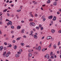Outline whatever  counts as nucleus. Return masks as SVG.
Here are the masks:
<instances>
[{"label":"nucleus","instance_id":"obj_10","mask_svg":"<svg viewBox=\"0 0 61 61\" xmlns=\"http://www.w3.org/2000/svg\"><path fill=\"white\" fill-rule=\"evenodd\" d=\"M48 18L50 19H52L53 18V16H49L48 17Z\"/></svg>","mask_w":61,"mask_h":61},{"label":"nucleus","instance_id":"obj_56","mask_svg":"<svg viewBox=\"0 0 61 61\" xmlns=\"http://www.w3.org/2000/svg\"><path fill=\"white\" fill-rule=\"evenodd\" d=\"M0 35H2V32H1V31L0 30Z\"/></svg>","mask_w":61,"mask_h":61},{"label":"nucleus","instance_id":"obj_64","mask_svg":"<svg viewBox=\"0 0 61 61\" xmlns=\"http://www.w3.org/2000/svg\"><path fill=\"white\" fill-rule=\"evenodd\" d=\"M9 2V0H8L6 1V3H8Z\"/></svg>","mask_w":61,"mask_h":61},{"label":"nucleus","instance_id":"obj_16","mask_svg":"<svg viewBox=\"0 0 61 61\" xmlns=\"http://www.w3.org/2000/svg\"><path fill=\"white\" fill-rule=\"evenodd\" d=\"M19 55L18 54H17L15 55V56L16 57H19Z\"/></svg>","mask_w":61,"mask_h":61},{"label":"nucleus","instance_id":"obj_29","mask_svg":"<svg viewBox=\"0 0 61 61\" xmlns=\"http://www.w3.org/2000/svg\"><path fill=\"white\" fill-rule=\"evenodd\" d=\"M20 37H18L16 39V40H20Z\"/></svg>","mask_w":61,"mask_h":61},{"label":"nucleus","instance_id":"obj_11","mask_svg":"<svg viewBox=\"0 0 61 61\" xmlns=\"http://www.w3.org/2000/svg\"><path fill=\"white\" fill-rule=\"evenodd\" d=\"M25 31V30L24 29H22L21 31V33H24V32Z\"/></svg>","mask_w":61,"mask_h":61},{"label":"nucleus","instance_id":"obj_30","mask_svg":"<svg viewBox=\"0 0 61 61\" xmlns=\"http://www.w3.org/2000/svg\"><path fill=\"white\" fill-rule=\"evenodd\" d=\"M7 11V9H5L3 10V12H6Z\"/></svg>","mask_w":61,"mask_h":61},{"label":"nucleus","instance_id":"obj_38","mask_svg":"<svg viewBox=\"0 0 61 61\" xmlns=\"http://www.w3.org/2000/svg\"><path fill=\"white\" fill-rule=\"evenodd\" d=\"M53 54V52H51L50 54V56H52V55Z\"/></svg>","mask_w":61,"mask_h":61},{"label":"nucleus","instance_id":"obj_49","mask_svg":"<svg viewBox=\"0 0 61 61\" xmlns=\"http://www.w3.org/2000/svg\"><path fill=\"white\" fill-rule=\"evenodd\" d=\"M10 47H11V46H12V45L11 44L9 46Z\"/></svg>","mask_w":61,"mask_h":61},{"label":"nucleus","instance_id":"obj_47","mask_svg":"<svg viewBox=\"0 0 61 61\" xmlns=\"http://www.w3.org/2000/svg\"><path fill=\"white\" fill-rule=\"evenodd\" d=\"M59 10L60 12H61V9H59Z\"/></svg>","mask_w":61,"mask_h":61},{"label":"nucleus","instance_id":"obj_18","mask_svg":"<svg viewBox=\"0 0 61 61\" xmlns=\"http://www.w3.org/2000/svg\"><path fill=\"white\" fill-rule=\"evenodd\" d=\"M45 18V16L43 15L41 17V19H43Z\"/></svg>","mask_w":61,"mask_h":61},{"label":"nucleus","instance_id":"obj_52","mask_svg":"<svg viewBox=\"0 0 61 61\" xmlns=\"http://www.w3.org/2000/svg\"><path fill=\"white\" fill-rule=\"evenodd\" d=\"M11 33L12 34H13V33H14V31H12L11 32Z\"/></svg>","mask_w":61,"mask_h":61},{"label":"nucleus","instance_id":"obj_32","mask_svg":"<svg viewBox=\"0 0 61 61\" xmlns=\"http://www.w3.org/2000/svg\"><path fill=\"white\" fill-rule=\"evenodd\" d=\"M17 54L20 55V54H21V52H20L18 51L17 52Z\"/></svg>","mask_w":61,"mask_h":61},{"label":"nucleus","instance_id":"obj_41","mask_svg":"<svg viewBox=\"0 0 61 61\" xmlns=\"http://www.w3.org/2000/svg\"><path fill=\"white\" fill-rule=\"evenodd\" d=\"M45 50V49H44L42 50V51H43V52H44Z\"/></svg>","mask_w":61,"mask_h":61},{"label":"nucleus","instance_id":"obj_44","mask_svg":"<svg viewBox=\"0 0 61 61\" xmlns=\"http://www.w3.org/2000/svg\"><path fill=\"white\" fill-rule=\"evenodd\" d=\"M6 21H9V20L8 19H6L5 20Z\"/></svg>","mask_w":61,"mask_h":61},{"label":"nucleus","instance_id":"obj_8","mask_svg":"<svg viewBox=\"0 0 61 61\" xmlns=\"http://www.w3.org/2000/svg\"><path fill=\"white\" fill-rule=\"evenodd\" d=\"M46 58L47 59H48L49 58V55L48 54H46Z\"/></svg>","mask_w":61,"mask_h":61},{"label":"nucleus","instance_id":"obj_60","mask_svg":"<svg viewBox=\"0 0 61 61\" xmlns=\"http://www.w3.org/2000/svg\"><path fill=\"white\" fill-rule=\"evenodd\" d=\"M26 36H25L24 35L23 36V37H24L25 38H26Z\"/></svg>","mask_w":61,"mask_h":61},{"label":"nucleus","instance_id":"obj_20","mask_svg":"<svg viewBox=\"0 0 61 61\" xmlns=\"http://www.w3.org/2000/svg\"><path fill=\"white\" fill-rule=\"evenodd\" d=\"M17 12H21V10H18L16 11Z\"/></svg>","mask_w":61,"mask_h":61},{"label":"nucleus","instance_id":"obj_53","mask_svg":"<svg viewBox=\"0 0 61 61\" xmlns=\"http://www.w3.org/2000/svg\"><path fill=\"white\" fill-rule=\"evenodd\" d=\"M8 54L10 55V52H8Z\"/></svg>","mask_w":61,"mask_h":61},{"label":"nucleus","instance_id":"obj_24","mask_svg":"<svg viewBox=\"0 0 61 61\" xmlns=\"http://www.w3.org/2000/svg\"><path fill=\"white\" fill-rule=\"evenodd\" d=\"M28 52H29V53H30V52H32L31 50H29Z\"/></svg>","mask_w":61,"mask_h":61},{"label":"nucleus","instance_id":"obj_3","mask_svg":"<svg viewBox=\"0 0 61 61\" xmlns=\"http://www.w3.org/2000/svg\"><path fill=\"white\" fill-rule=\"evenodd\" d=\"M32 12H30L29 13V14H30V16H31V17H34V16L32 15Z\"/></svg>","mask_w":61,"mask_h":61},{"label":"nucleus","instance_id":"obj_27","mask_svg":"<svg viewBox=\"0 0 61 61\" xmlns=\"http://www.w3.org/2000/svg\"><path fill=\"white\" fill-rule=\"evenodd\" d=\"M29 36H33V33H31L29 34Z\"/></svg>","mask_w":61,"mask_h":61},{"label":"nucleus","instance_id":"obj_37","mask_svg":"<svg viewBox=\"0 0 61 61\" xmlns=\"http://www.w3.org/2000/svg\"><path fill=\"white\" fill-rule=\"evenodd\" d=\"M39 27H40V28H41L42 27V26L41 25V24L39 25Z\"/></svg>","mask_w":61,"mask_h":61},{"label":"nucleus","instance_id":"obj_28","mask_svg":"<svg viewBox=\"0 0 61 61\" xmlns=\"http://www.w3.org/2000/svg\"><path fill=\"white\" fill-rule=\"evenodd\" d=\"M9 56V55L8 54H6V57H8Z\"/></svg>","mask_w":61,"mask_h":61},{"label":"nucleus","instance_id":"obj_40","mask_svg":"<svg viewBox=\"0 0 61 61\" xmlns=\"http://www.w3.org/2000/svg\"><path fill=\"white\" fill-rule=\"evenodd\" d=\"M41 30H43V29H44V28H43V27H41Z\"/></svg>","mask_w":61,"mask_h":61},{"label":"nucleus","instance_id":"obj_39","mask_svg":"<svg viewBox=\"0 0 61 61\" xmlns=\"http://www.w3.org/2000/svg\"><path fill=\"white\" fill-rule=\"evenodd\" d=\"M20 52H22L23 51H22V49H20L19 50Z\"/></svg>","mask_w":61,"mask_h":61},{"label":"nucleus","instance_id":"obj_31","mask_svg":"<svg viewBox=\"0 0 61 61\" xmlns=\"http://www.w3.org/2000/svg\"><path fill=\"white\" fill-rule=\"evenodd\" d=\"M58 32L59 33H61V30H59L58 31Z\"/></svg>","mask_w":61,"mask_h":61},{"label":"nucleus","instance_id":"obj_48","mask_svg":"<svg viewBox=\"0 0 61 61\" xmlns=\"http://www.w3.org/2000/svg\"><path fill=\"white\" fill-rule=\"evenodd\" d=\"M11 17H14V15H11Z\"/></svg>","mask_w":61,"mask_h":61},{"label":"nucleus","instance_id":"obj_22","mask_svg":"<svg viewBox=\"0 0 61 61\" xmlns=\"http://www.w3.org/2000/svg\"><path fill=\"white\" fill-rule=\"evenodd\" d=\"M29 56H31L32 55V54H31L30 53H29Z\"/></svg>","mask_w":61,"mask_h":61},{"label":"nucleus","instance_id":"obj_58","mask_svg":"<svg viewBox=\"0 0 61 61\" xmlns=\"http://www.w3.org/2000/svg\"><path fill=\"white\" fill-rule=\"evenodd\" d=\"M15 40H14V41H13V42L14 43H15Z\"/></svg>","mask_w":61,"mask_h":61},{"label":"nucleus","instance_id":"obj_63","mask_svg":"<svg viewBox=\"0 0 61 61\" xmlns=\"http://www.w3.org/2000/svg\"><path fill=\"white\" fill-rule=\"evenodd\" d=\"M0 25H2V22L1 21L0 22Z\"/></svg>","mask_w":61,"mask_h":61},{"label":"nucleus","instance_id":"obj_57","mask_svg":"<svg viewBox=\"0 0 61 61\" xmlns=\"http://www.w3.org/2000/svg\"><path fill=\"white\" fill-rule=\"evenodd\" d=\"M51 40H52V41H53V40H54V38H52L51 39Z\"/></svg>","mask_w":61,"mask_h":61},{"label":"nucleus","instance_id":"obj_26","mask_svg":"<svg viewBox=\"0 0 61 61\" xmlns=\"http://www.w3.org/2000/svg\"><path fill=\"white\" fill-rule=\"evenodd\" d=\"M6 51H5L4 52L3 54V55H5L6 54Z\"/></svg>","mask_w":61,"mask_h":61},{"label":"nucleus","instance_id":"obj_50","mask_svg":"<svg viewBox=\"0 0 61 61\" xmlns=\"http://www.w3.org/2000/svg\"><path fill=\"white\" fill-rule=\"evenodd\" d=\"M7 15L8 16H9L10 15L8 13H7Z\"/></svg>","mask_w":61,"mask_h":61},{"label":"nucleus","instance_id":"obj_42","mask_svg":"<svg viewBox=\"0 0 61 61\" xmlns=\"http://www.w3.org/2000/svg\"><path fill=\"white\" fill-rule=\"evenodd\" d=\"M7 43L6 42H4V44L5 45H7Z\"/></svg>","mask_w":61,"mask_h":61},{"label":"nucleus","instance_id":"obj_17","mask_svg":"<svg viewBox=\"0 0 61 61\" xmlns=\"http://www.w3.org/2000/svg\"><path fill=\"white\" fill-rule=\"evenodd\" d=\"M14 48L15 49H16V48H17V46L16 45H15L14 46Z\"/></svg>","mask_w":61,"mask_h":61},{"label":"nucleus","instance_id":"obj_61","mask_svg":"<svg viewBox=\"0 0 61 61\" xmlns=\"http://www.w3.org/2000/svg\"><path fill=\"white\" fill-rule=\"evenodd\" d=\"M42 6H46V5L44 4L42 5Z\"/></svg>","mask_w":61,"mask_h":61},{"label":"nucleus","instance_id":"obj_25","mask_svg":"<svg viewBox=\"0 0 61 61\" xmlns=\"http://www.w3.org/2000/svg\"><path fill=\"white\" fill-rule=\"evenodd\" d=\"M51 59H53V58H54V56H53L52 55L51 57Z\"/></svg>","mask_w":61,"mask_h":61},{"label":"nucleus","instance_id":"obj_23","mask_svg":"<svg viewBox=\"0 0 61 61\" xmlns=\"http://www.w3.org/2000/svg\"><path fill=\"white\" fill-rule=\"evenodd\" d=\"M20 44L21 46H24V44L23 43H21Z\"/></svg>","mask_w":61,"mask_h":61},{"label":"nucleus","instance_id":"obj_1","mask_svg":"<svg viewBox=\"0 0 61 61\" xmlns=\"http://www.w3.org/2000/svg\"><path fill=\"white\" fill-rule=\"evenodd\" d=\"M30 26H35L36 25V24L33 22L30 23Z\"/></svg>","mask_w":61,"mask_h":61},{"label":"nucleus","instance_id":"obj_51","mask_svg":"<svg viewBox=\"0 0 61 61\" xmlns=\"http://www.w3.org/2000/svg\"><path fill=\"white\" fill-rule=\"evenodd\" d=\"M21 23H24V21L23 20H22L21 21Z\"/></svg>","mask_w":61,"mask_h":61},{"label":"nucleus","instance_id":"obj_15","mask_svg":"<svg viewBox=\"0 0 61 61\" xmlns=\"http://www.w3.org/2000/svg\"><path fill=\"white\" fill-rule=\"evenodd\" d=\"M56 16H54L53 18V20L54 21H56Z\"/></svg>","mask_w":61,"mask_h":61},{"label":"nucleus","instance_id":"obj_54","mask_svg":"<svg viewBox=\"0 0 61 61\" xmlns=\"http://www.w3.org/2000/svg\"><path fill=\"white\" fill-rule=\"evenodd\" d=\"M45 38V37H44V36H43L42 38V40H43V39H44V38Z\"/></svg>","mask_w":61,"mask_h":61},{"label":"nucleus","instance_id":"obj_34","mask_svg":"<svg viewBox=\"0 0 61 61\" xmlns=\"http://www.w3.org/2000/svg\"><path fill=\"white\" fill-rule=\"evenodd\" d=\"M51 45H52V43H51L50 44V45L49 46V47H51Z\"/></svg>","mask_w":61,"mask_h":61},{"label":"nucleus","instance_id":"obj_36","mask_svg":"<svg viewBox=\"0 0 61 61\" xmlns=\"http://www.w3.org/2000/svg\"><path fill=\"white\" fill-rule=\"evenodd\" d=\"M60 42L59 41L58 43V45L59 46L60 45Z\"/></svg>","mask_w":61,"mask_h":61},{"label":"nucleus","instance_id":"obj_12","mask_svg":"<svg viewBox=\"0 0 61 61\" xmlns=\"http://www.w3.org/2000/svg\"><path fill=\"white\" fill-rule=\"evenodd\" d=\"M3 47L2 46H1L0 47V51H2L3 50Z\"/></svg>","mask_w":61,"mask_h":61},{"label":"nucleus","instance_id":"obj_13","mask_svg":"<svg viewBox=\"0 0 61 61\" xmlns=\"http://www.w3.org/2000/svg\"><path fill=\"white\" fill-rule=\"evenodd\" d=\"M41 49V46H39L38 47V50H40Z\"/></svg>","mask_w":61,"mask_h":61},{"label":"nucleus","instance_id":"obj_5","mask_svg":"<svg viewBox=\"0 0 61 61\" xmlns=\"http://www.w3.org/2000/svg\"><path fill=\"white\" fill-rule=\"evenodd\" d=\"M51 32L52 33H54L55 32H56V30H55L54 29H52L51 30Z\"/></svg>","mask_w":61,"mask_h":61},{"label":"nucleus","instance_id":"obj_2","mask_svg":"<svg viewBox=\"0 0 61 61\" xmlns=\"http://www.w3.org/2000/svg\"><path fill=\"white\" fill-rule=\"evenodd\" d=\"M51 38H52V37H51V36H48L47 38V39H48V40H49V39H51Z\"/></svg>","mask_w":61,"mask_h":61},{"label":"nucleus","instance_id":"obj_6","mask_svg":"<svg viewBox=\"0 0 61 61\" xmlns=\"http://www.w3.org/2000/svg\"><path fill=\"white\" fill-rule=\"evenodd\" d=\"M8 23L10 25H12V22L11 21H9L8 22Z\"/></svg>","mask_w":61,"mask_h":61},{"label":"nucleus","instance_id":"obj_9","mask_svg":"<svg viewBox=\"0 0 61 61\" xmlns=\"http://www.w3.org/2000/svg\"><path fill=\"white\" fill-rule=\"evenodd\" d=\"M17 28V29H21V27L20 26H18Z\"/></svg>","mask_w":61,"mask_h":61},{"label":"nucleus","instance_id":"obj_43","mask_svg":"<svg viewBox=\"0 0 61 61\" xmlns=\"http://www.w3.org/2000/svg\"><path fill=\"white\" fill-rule=\"evenodd\" d=\"M35 15L36 17H37V16H38V15H37V14H35Z\"/></svg>","mask_w":61,"mask_h":61},{"label":"nucleus","instance_id":"obj_33","mask_svg":"<svg viewBox=\"0 0 61 61\" xmlns=\"http://www.w3.org/2000/svg\"><path fill=\"white\" fill-rule=\"evenodd\" d=\"M36 28L37 29H39V27H36Z\"/></svg>","mask_w":61,"mask_h":61},{"label":"nucleus","instance_id":"obj_35","mask_svg":"<svg viewBox=\"0 0 61 61\" xmlns=\"http://www.w3.org/2000/svg\"><path fill=\"white\" fill-rule=\"evenodd\" d=\"M46 20V18H44L43 19V22H44L45 21V20Z\"/></svg>","mask_w":61,"mask_h":61},{"label":"nucleus","instance_id":"obj_7","mask_svg":"<svg viewBox=\"0 0 61 61\" xmlns=\"http://www.w3.org/2000/svg\"><path fill=\"white\" fill-rule=\"evenodd\" d=\"M34 38L35 39H37V36L36 35H34Z\"/></svg>","mask_w":61,"mask_h":61},{"label":"nucleus","instance_id":"obj_46","mask_svg":"<svg viewBox=\"0 0 61 61\" xmlns=\"http://www.w3.org/2000/svg\"><path fill=\"white\" fill-rule=\"evenodd\" d=\"M26 47H30V46H26Z\"/></svg>","mask_w":61,"mask_h":61},{"label":"nucleus","instance_id":"obj_19","mask_svg":"<svg viewBox=\"0 0 61 61\" xmlns=\"http://www.w3.org/2000/svg\"><path fill=\"white\" fill-rule=\"evenodd\" d=\"M51 2L50 1V0H48V1L47 2V3H48V4H49V3H50Z\"/></svg>","mask_w":61,"mask_h":61},{"label":"nucleus","instance_id":"obj_21","mask_svg":"<svg viewBox=\"0 0 61 61\" xmlns=\"http://www.w3.org/2000/svg\"><path fill=\"white\" fill-rule=\"evenodd\" d=\"M29 21H30V22H32L33 21V20L32 19H30L29 20Z\"/></svg>","mask_w":61,"mask_h":61},{"label":"nucleus","instance_id":"obj_14","mask_svg":"<svg viewBox=\"0 0 61 61\" xmlns=\"http://www.w3.org/2000/svg\"><path fill=\"white\" fill-rule=\"evenodd\" d=\"M53 47L54 49H56V45H54Z\"/></svg>","mask_w":61,"mask_h":61},{"label":"nucleus","instance_id":"obj_55","mask_svg":"<svg viewBox=\"0 0 61 61\" xmlns=\"http://www.w3.org/2000/svg\"><path fill=\"white\" fill-rule=\"evenodd\" d=\"M6 36V34H5L4 35V37H5V36Z\"/></svg>","mask_w":61,"mask_h":61},{"label":"nucleus","instance_id":"obj_62","mask_svg":"<svg viewBox=\"0 0 61 61\" xmlns=\"http://www.w3.org/2000/svg\"><path fill=\"white\" fill-rule=\"evenodd\" d=\"M31 34H33V31H31Z\"/></svg>","mask_w":61,"mask_h":61},{"label":"nucleus","instance_id":"obj_59","mask_svg":"<svg viewBox=\"0 0 61 61\" xmlns=\"http://www.w3.org/2000/svg\"><path fill=\"white\" fill-rule=\"evenodd\" d=\"M59 51H57V54H59Z\"/></svg>","mask_w":61,"mask_h":61},{"label":"nucleus","instance_id":"obj_4","mask_svg":"<svg viewBox=\"0 0 61 61\" xmlns=\"http://www.w3.org/2000/svg\"><path fill=\"white\" fill-rule=\"evenodd\" d=\"M56 1H55L53 3V5H54L55 6H56Z\"/></svg>","mask_w":61,"mask_h":61},{"label":"nucleus","instance_id":"obj_45","mask_svg":"<svg viewBox=\"0 0 61 61\" xmlns=\"http://www.w3.org/2000/svg\"><path fill=\"white\" fill-rule=\"evenodd\" d=\"M14 26H11V28L12 29H13V28H14Z\"/></svg>","mask_w":61,"mask_h":61}]
</instances>
